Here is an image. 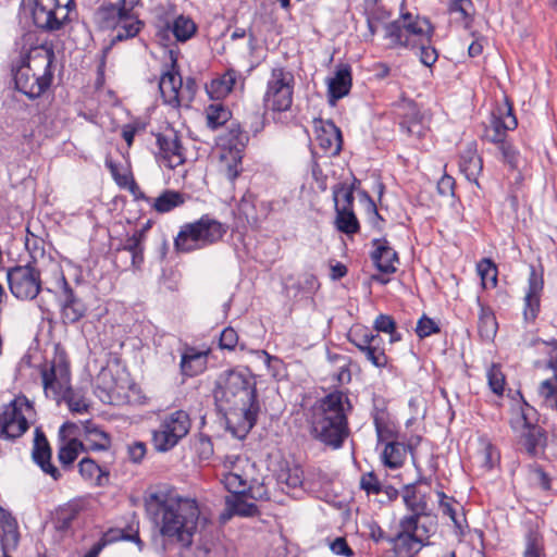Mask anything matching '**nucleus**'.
Here are the masks:
<instances>
[{
	"mask_svg": "<svg viewBox=\"0 0 557 557\" xmlns=\"http://www.w3.org/2000/svg\"><path fill=\"white\" fill-rule=\"evenodd\" d=\"M145 508L159 527L163 549L168 545L189 548L197 531L200 509L194 498L164 493H150L145 497Z\"/></svg>",
	"mask_w": 557,
	"mask_h": 557,
	"instance_id": "nucleus-2",
	"label": "nucleus"
},
{
	"mask_svg": "<svg viewBox=\"0 0 557 557\" xmlns=\"http://www.w3.org/2000/svg\"><path fill=\"white\" fill-rule=\"evenodd\" d=\"M351 409L348 395L342 391L322 397L312 411L311 436L332 449L341 448L349 436L347 412Z\"/></svg>",
	"mask_w": 557,
	"mask_h": 557,
	"instance_id": "nucleus-3",
	"label": "nucleus"
},
{
	"mask_svg": "<svg viewBox=\"0 0 557 557\" xmlns=\"http://www.w3.org/2000/svg\"><path fill=\"white\" fill-rule=\"evenodd\" d=\"M459 168L469 182H478V176L483 169V163L475 149L468 147L460 154Z\"/></svg>",
	"mask_w": 557,
	"mask_h": 557,
	"instance_id": "nucleus-36",
	"label": "nucleus"
},
{
	"mask_svg": "<svg viewBox=\"0 0 557 557\" xmlns=\"http://www.w3.org/2000/svg\"><path fill=\"white\" fill-rule=\"evenodd\" d=\"M511 417L509 419V424L516 437L518 440L522 438V403L513 399L510 408Z\"/></svg>",
	"mask_w": 557,
	"mask_h": 557,
	"instance_id": "nucleus-56",
	"label": "nucleus"
},
{
	"mask_svg": "<svg viewBox=\"0 0 557 557\" xmlns=\"http://www.w3.org/2000/svg\"><path fill=\"white\" fill-rule=\"evenodd\" d=\"M487 382L493 393L500 395L504 392L505 376L498 366L493 364L488 369Z\"/></svg>",
	"mask_w": 557,
	"mask_h": 557,
	"instance_id": "nucleus-57",
	"label": "nucleus"
},
{
	"mask_svg": "<svg viewBox=\"0 0 557 557\" xmlns=\"http://www.w3.org/2000/svg\"><path fill=\"white\" fill-rule=\"evenodd\" d=\"M183 78L178 71H165L162 73L159 89L165 103L172 107L181 106Z\"/></svg>",
	"mask_w": 557,
	"mask_h": 557,
	"instance_id": "nucleus-25",
	"label": "nucleus"
},
{
	"mask_svg": "<svg viewBox=\"0 0 557 557\" xmlns=\"http://www.w3.org/2000/svg\"><path fill=\"white\" fill-rule=\"evenodd\" d=\"M0 525L3 531L1 540H3L7 545H11L12 548H15L20 540L17 522L11 512L4 510L2 507H0Z\"/></svg>",
	"mask_w": 557,
	"mask_h": 557,
	"instance_id": "nucleus-41",
	"label": "nucleus"
},
{
	"mask_svg": "<svg viewBox=\"0 0 557 557\" xmlns=\"http://www.w3.org/2000/svg\"><path fill=\"white\" fill-rule=\"evenodd\" d=\"M126 529L111 528L107 532L103 533L102 537L98 541L99 543H104V547L111 543L117 541H128L134 542L139 550L144 548V542L139 537L138 530H134L132 525Z\"/></svg>",
	"mask_w": 557,
	"mask_h": 557,
	"instance_id": "nucleus-40",
	"label": "nucleus"
},
{
	"mask_svg": "<svg viewBox=\"0 0 557 557\" xmlns=\"http://www.w3.org/2000/svg\"><path fill=\"white\" fill-rule=\"evenodd\" d=\"M190 428V417L184 410H176L165 416L159 429L152 432L154 449L160 453L171 450L189 433Z\"/></svg>",
	"mask_w": 557,
	"mask_h": 557,
	"instance_id": "nucleus-10",
	"label": "nucleus"
},
{
	"mask_svg": "<svg viewBox=\"0 0 557 557\" xmlns=\"http://www.w3.org/2000/svg\"><path fill=\"white\" fill-rule=\"evenodd\" d=\"M416 333L420 338H424L440 333V327L433 319L423 314L417 323Z\"/></svg>",
	"mask_w": 557,
	"mask_h": 557,
	"instance_id": "nucleus-58",
	"label": "nucleus"
},
{
	"mask_svg": "<svg viewBox=\"0 0 557 557\" xmlns=\"http://www.w3.org/2000/svg\"><path fill=\"white\" fill-rule=\"evenodd\" d=\"M157 145L166 166L175 169L185 162L184 148L176 132L157 135Z\"/></svg>",
	"mask_w": 557,
	"mask_h": 557,
	"instance_id": "nucleus-21",
	"label": "nucleus"
},
{
	"mask_svg": "<svg viewBox=\"0 0 557 557\" xmlns=\"http://www.w3.org/2000/svg\"><path fill=\"white\" fill-rule=\"evenodd\" d=\"M384 30L385 38L391 41L392 48L408 49H414L416 45L431 42L434 34V27L428 18L410 12L401 13L397 20L385 24Z\"/></svg>",
	"mask_w": 557,
	"mask_h": 557,
	"instance_id": "nucleus-5",
	"label": "nucleus"
},
{
	"mask_svg": "<svg viewBox=\"0 0 557 557\" xmlns=\"http://www.w3.org/2000/svg\"><path fill=\"white\" fill-rule=\"evenodd\" d=\"M196 451L200 459L208 460L212 457L214 450H213V444L211 438L200 433L198 435L197 442H196Z\"/></svg>",
	"mask_w": 557,
	"mask_h": 557,
	"instance_id": "nucleus-60",
	"label": "nucleus"
},
{
	"mask_svg": "<svg viewBox=\"0 0 557 557\" xmlns=\"http://www.w3.org/2000/svg\"><path fill=\"white\" fill-rule=\"evenodd\" d=\"M230 506L236 516L250 518L260 513L256 504L247 502L248 497L245 492H236L235 495H228Z\"/></svg>",
	"mask_w": 557,
	"mask_h": 557,
	"instance_id": "nucleus-42",
	"label": "nucleus"
},
{
	"mask_svg": "<svg viewBox=\"0 0 557 557\" xmlns=\"http://www.w3.org/2000/svg\"><path fill=\"white\" fill-rule=\"evenodd\" d=\"M143 22L139 18L129 20L128 22H122L120 26H117L115 36L111 39V44L108 48L104 49L107 52L111 49L113 45L116 42L134 38L137 36L143 27Z\"/></svg>",
	"mask_w": 557,
	"mask_h": 557,
	"instance_id": "nucleus-47",
	"label": "nucleus"
},
{
	"mask_svg": "<svg viewBox=\"0 0 557 557\" xmlns=\"http://www.w3.org/2000/svg\"><path fill=\"white\" fill-rule=\"evenodd\" d=\"M207 125L211 129H216L222 125L226 124L232 113L231 111L222 103H212L207 107Z\"/></svg>",
	"mask_w": 557,
	"mask_h": 557,
	"instance_id": "nucleus-45",
	"label": "nucleus"
},
{
	"mask_svg": "<svg viewBox=\"0 0 557 557\" xmlns=\"http://www.w3.org/2000/svg\"><path fill=\"white\" fill-rule=\"evenodd\" d=\"M52 449L40 428L35 429L34 445L32 449V459L40 470L50 475L54 481L61 479L59 469L51 462Z\"/></svg>",
	"mask_w": 557,
	"mask_h": 557,
	"instance_id": "nucleus-17",
	"label": "nucleus"
},
{
	"mask_svg": "<svg viewBox=\"0 0 557 557\" xmlns=\"http://www.w3.org/2000/svg\"><path fill=\"white\" fill-rule=\"evenodd\" d=\"M207 356L205 351H198L194 347H186L181 358V373L184 376H196L207 368Z\"/></svg>",
	"mask_w": 557,
	"mask_h": 557,
	"instance_id": "nucleus-27",
	"label": "nucleus"
},
{
	"mask_svg": "<svg viewBox=\"0 0 557 557\" xmlns=\"http://www.w3.org/2000/svg\"><path fill=\"white\" fill-rule=\"evenodd\" d=\"M335 212V224L339 232L347 235L356 234L359 232L360 225L356 214L354 213V210H348L336 206Z\"/></svg>",
	"mask_w": 557,
	"mask_h": 557,
	"instance_id": "nucleus-43",
	"label": "nucleus"
},
{
	"mask_svg": "<svg viewBox=\"0 0 557 557\" xmlns=\"http://www.w3.org/2000/svg\"><path fill=\"white\" fill-rule=\"evenodd\" d=\"M528 482L530 486L537 487L543 491L550 490V476L540 466H529Z\"/></svg>",
	"mask_w": 557,
	"mask_h": 557,
	"instance_id": "nucleus-49",
	"label": "nucleus"
},
{
	"mask_svg": "<svg viewBox=\"0 0 557 557\" xmlns=\"http://www.w3.org/2000/svg\"><path fill=\"white\" fill-rule=\"evenodd\" d=\"M400 531L393 537L388 539V543L393 545L396 554L405 550L407 554L418 553L422 546L429 545V542H422L417 532H412L404 525V521L399 520Z\"/></svg>",
	"mask_w": 557,
	"mask_h": 557,
	"instance_id": "nucleus-26",
	"label": "nucleus"
},
{
	"mask_svg": "<svg viewBox=\"0 0 557 557\" xmlns=\"http://www.w3.org/2000/svg\"><path fill=\"white\" fill-rule=\"evenodd\" d=\"M317 143L319 147L331 156H337L343 146V137L341 129L332 120L319 119L315 122Z\"/></svg>",
	"mask_w": 557,
	"mask_h": 557,
	"instance_id": "nucleus-20",
	"label": "nucleus"
},
{
	"mask_svg": "<svg viewBox=\"0 0 557 557\" xmlns=\"http://www.w3.org/2000/svg\"><path fill=\"white\" fill-rule=\"evenodd\" d=\"M223 483L231 495H235L236 492H242L243 488H247L246 480L240 474L234 472L227 473L224 476Z\"/></svg>",
	"mask_w": 557,
	"mask_h": 557,
	"instance_id": "nucleus-61",
	"label": "nucleus"
},
{
	"mask_svg": "<svg viewBox=\"0 0 557 557\" xmlns=\"http://www.w3.org/2000/svg\"><path fill=\"white\" fill-rule=\"evenodd\" d=\"M349 342L363 352L372 344H381L382 338L379 334L364 331L362 333L354 332L349 336Z\"/></svg>",
	"mask_w": 557,
	"mask_h": 557,
	"instance_id": "nucleus-51",
	"label": "nucleus"
},
{
	"mask_svg": "<svg viewBox=\"0 0 557 557\" xmlns=\"http://www.w3.org/2000/svg\"><path fill=\"white\" fill-rule=\"evenodd\" d=\"M25 247L29 253L30 260L27 263L39 267V262L46 258L45 240L30 233L27 228Z\"/></svg>",
	"mask_w": 557,
	"mask_h": 557,
	"instance_id": "nucleus-46",
	"label": "nucleus"
},
{
	"mask_svg": "<svg viewBox=\"0 0 557 557\" xmlns=\"http://www.w3.org/2000/svg\"><path fill=\"white\" fill-rule=\"evenodd\" d=\"M540 395L548 403L549 407L557 411V386L552 380H545L539 388Z\"/></svg>",
	"mask_w": 557,
	"mask_h": 557,
	"instance_id": "nucleus-59",
	"label": "nucleus"
},
{
	"mask_svg": "<svg viewBox=\"0 0 557 557\" xmlns=\"http://www.w3.org/2000/svg\"><path fill=\"white\" fill-rule=\"evenodd\" d=\"M405 109L406 112L403 114V119L399 122L400 131L408 136L417 138L422 137L424 135V126L417 106L413 102H409Z\"/></svg>",
	"mask_w": 557,
	"mask_h": 557,
	"instance_id": "nucleus-34",
	"label": "nucleus"
},
{
	"mask_svg": "<svg viewBox=\"0 0 557 557\" xmlns=\"http://www.w3.org/2000/svg\"><path fill=\"white\" fill-rule=\"evenodd\" d=\"M360 487L368 495H379L383 492V485L381 484L377 475L373 472H367L360 478Z\"/></svg>",
	"mask_w": 557,
	"mask_h": 557,
	"instance_id": "nucleus-55",
	"label": "nucleus"
},
{
	"mask_svg": "<svg viewBox=\"0 0 557 557\" xmlns=\"http://www.w3.org/2000/svg\"><path fill=\"white\" fill-rule=\"evenodd\" d=\"M86 500L82 497L73 498L67 503L60 505L53 517V524L57 531L66 532L72 529L74 521L81 512L86 510Z\"/></svg>",
	"mask_w": 557,
	"mask_h": 557,
	"instance_id": "nucleus-23",
	"label": "nucleus"
},
{
	"mask_svg": "<svg viewBox=\"0 0 557 557\" xmlns=\"http://www.w3.org/2000/svg\"><path fill=\"white\" fill-rule=\"evenodd\" d=\"M517 126L518 121L511 113V107L507 104L505 109L492 112L490 124L485 126L483 134L484 139L498 145L505 163L512 171L518 170L520 152L506 137L507 132L513 131Z\"/></svg>",
	"mask_w": 557,
	"mask_h": 557,
	"instance_id": "nucleus-8",
	"label": "nucleus"
},
{
	"mask_svg": "<svg viewBox=\"0 0 557 557\" xmlns=\"http://www.w3.org/2000/svg\"><path fill=\"white\" fill-rule=\"evenodd\" d=\"M543 268L530 265L529 290L524 296V321H534L541 308V295L544 287Z\"/></svg>",
	"mask_w": 557,
	"mask_h": 557,
	"instance_id": "nucleus-18",
	"label": "nucleus"
},
{
	"mask_svg": "<svg viewBox=\"0 0 557 557\" xmlns=\"http://www.w3.org/2000/svg\"><path fill=\"white\" fill-rule=\"evenodd\" d=\"M351 86V66L348 63H338L335 66L334 76L327 79L329 104L335 106L339 99L346 97Z\"/></svg>",
	"mask_w": 557,
	"mask_h": 557,
	"instance_id": "nucleus-19",
	"label": "nucleus"
},
{
	"mask_svg": "<svg viewBox=\"0 0 557 557\" xmlns=\"http://www.w3.org/2000/svg\"><path fill=\"white\" fill-rule=\"evenodd\" d=\"M7 280L11 294L20 300H33L41 290L40 268L32 263L10 268Z\"/></svg>",
	"mask_w": 557,
	"mask_h": 557,
	"instance_id": "nucleus-12",
	"label": "nucleus"
},
{
	"mask_svg": "<svg viewBox=\"0 0 557 557\" xmlns=\"http://www.w3.org/2000/svg\"><path fill=\"white\" fill-rule=\"evenodd\" d=\"M78 472L85 481L91 482L96 486H104L109 482V469L100 466L90 457H84L78 462Z\"/></svg>",
	"mask_w": 557,
	"mask_h": 557,
	"instance_id": "nucleus-29",
	"label": "nucleus"
},
{
	"mask_svg": "<svg viewBox=\"0 0 557 557\" xmlns=\"http://www.w3.org/2000/svg\"><path fill=\"white\" fill-rule=\"evenodd\" d=\"M59 293L57 301L60 307V317L64 324H75L87 314L88 307L72 288L64 274L58 281Z\"/></svg>",
	"mask_w": 557,
	"mask_h": 557,
	"instance_id": "nucleus-16",
	"label": "nucleus"
},
{
	"mask_svg": "<svg viewBox=\"0 0 557 557\" xmlns=\"http://www.w3.org/2000/svg\"><path fill=\"white\" fill-rule=\"evenodd\" d=\"M45 393H52L54 398L62 397L69 409L75 413L87 411L88 405L71 386L70 364L65 354L55 355L49 367L41 370Z\"/></svg>",
	"mask_w": 557,
	"mask_h": 557,
	"instance_id": "nucleus-4",
	"label": "nucleus"
},
{
	"mask_svg": "<svg viewBox=\"0 0 557 557\" xmlns=\"http://www.w3.org/2000/svg\"><path fill=\"white\" fill-rule=\"evenodd\" d=\"M197 29V24L191 17L181 14L172 23L168 22L164 29L160 30L158 35L162 36L163 33L171 30L177 41L186 42L195 36Z\"/></svg>",
	"mask_w": 557,
	"mask_h": 557,
	"instance_id": "nucleus-32",
	"label": "nucleus"
},
{
	"mask_svg": "<svg viewBox=\"0 0 557 557\" xmlns=\"http://www.w3.org/2000/svg\"><path fill=\"white\" fill-rule=\"evenodd\" d=\"M23 406L30 407L26 397H17L0 407V440L14 441L29 429Z\"/></svg>",
	"mask_w": 557,
	"mask_h": 557,
	"instance_id": "nucleus-14",
	"label": "nucleus"
},
{
	"mask_svg": "<svg viewBox=\"0 0 557 557\" xmlns=\"http://www.w3.org/2000/svg\"><path fill=\"white\" fill-rule=\"evenodd\" d=\"M185 203V195L173 189H165L160 196L152 199L149 203L158 213H168Z\"/></svg>",
	"mask_w": 557,
	"mask_h": 557,
	"instance_id": "nucleus-37",
	"label": "nucleus"
},
{
	"mask_svg": "<svg viewBox=\"0 0 557 557\" xmlns=\"http://www.w3.org/2000/svg\"><path fill=\"white\" fill-rule=\"evenodd\" d=\"M426 517L430 518V515L426 513H410L408 516H404L401 520L404 521V525L412 532H417L418 537L422 542H429V539L436 530V521L435 518H431L429 521L421 522V518Z\"/></svg>",
	"mask_w": 557,
	"mask_h": 557,
	"instance_id": "nucleus-33",
	"label": "nucleus"
},
{
	"mask_svg": "<svg viewBox=\"0 0 557 557\" xmlns=\"http://www.w3.org/2000/svg\"><path fill=\"white\" fill-rule=\"evenodd\" d=\"M534 409L524 400V448L533 457L543 455L547 446V433L540 425L529 422V411Z\"/></svg>",
	"mask_w": 557,
	"mask_h": 557,
	"instance_id": "nucleus-22",
	"label": "nucleus"
},
{
	"mask_svg": "<svg viewBox=\"0 0 557 557\" xmlns=\"http://www.w3.org/2000/svg\"><path fill=\"white\" fill-rule=\"evenodd\" d=\"M76 459V450L67 442L60 446L58 450V460L64 469L70 468Z\"/></svg>",
	"mask_w": 557,
	"mask_h": 557,
	"instance_id": "nucleus-64",
	"label": "nucleus"
},
{
	"mask_svg": "<svg viewBox=\"0 0 557 557\" xmlns=\"http://www.w3.org/2000/svg\"><path fill=\"white\" fill-rule=\"evenodd\" d=\"M82 438L87 441V447L92 451H106L111 447V436L91 420L82 423Z\"/></svg>",
	"mask_w": 557,
	"mask_h": 557,
	"instance_id": "nucleus-28",
	"label": "nucleus"
},
{
	"mask_svg": "<svg viewBox=\"0 0 557 557\" xmlns=\"http://www.w3.org/2000/svg\"><path fill=\"white\" fill-rule=\"evenodd\" d=\"M406 456L407 446L403 443L391 441L386 443L381 459L385 467L398 469L404 465Z\"/></svg>",
	"mask_w": 557,
	"mask_h": 557,
	"instance_id": "nucleus-39",
	"label": "nucleus"
},
{
	"mask_svg": "<svg viewBox=\"0 0 557 557\" xmlns=\"http://www.w3.org/2000/svg\"><path fill=\"white\" fill-rule=\"evenodd\" d=\"M239 77V72L234 69H227L221 76L213 78L210 84L207 85L209 96L213 99L225 98L233 91Z\"/></svg>",
	"mask_w": 557,
	"mask_h": 557,
	"instance_id": "nucleus-31",
	"label": "nucleus"
},
{
	"mask_svg": "<svg viewBox=\"0 0 557 557\" xmlns=\"http://www.w3.org/2000/svg\"><path fill=\"white\" fill-rule=\"evenodd\" d=\"M294 75L283 66L273 67L263 97L264 106L275 112L290 109L294 92Z\"/></svg>",
	"mask_w": 557,
	"mask_h": 557,
	"instance_id": "nucleus-11",
	"label": "nucleus"
},
{
	"mask_svg": "<svg viewBox=\"0 0 557 557\" xmlns=\"http://www.w3.org/2000/svg\"><path fill=\"white\" fill-rule=\"evenodd\" d=\"M140 3V0H119L114 4L117 5V14L120 18L129 20L138 18L134 13V9Z\"/></svg>",
	"mask_w": 557,
	"mask_h": 557,
	"instance_id": "nucleus-63",
	"label": "nucleus"
},
{
	"mask_svg": "<svg viewBox=\"0 0 557 557\" xmlns=\"http://www.w3.org/2000/svg\"><path fill=\"white\" fill-rule=\"evenodd\" d=\"M380 345L381 344H372L362 354L374 367L385 368L388 363V357Z\"/></svg>",
	"mask_w": 557,
	"mask_h": 557,
	"instance_id": "nucleus-53",
	"label": "nucleus"
},
{
	"mask_svg": "<svg viewBox=\"0 0 557 557\" xmlns=\"http://www.w3.org/2000/svg\"><path fill=\"white\" fill-rule=\"evenodd\" d=\"M478 304L480 306V312L478 318V332L480 337L483 341H492L498 329V323L496 321L495 314L490 307L484 306L478 299Z\"/></svg>",
	"mask_w": 557,
	"mask_h": 557,
	"instance_id": "nucleus-38",
	"label": "nucleus"
},
{
	"mask_svg": "<svg viewBox=\"0 0 557 557\" xmlns=\"http://www.w3.org/2000/svg\"><path fill=\"white\" fill-rule=\"evenodd\" d=\"M223 140L228 145V150L222 154V159L230 160L226 165V177L234 181L242 171L243 152L249 141V136L238 122L232 121L226 127Z\"/></svg>",
	"mask_w": 557,
	"mask_h": 557,
	"instance_id": "nucleus-15",
	"label": "nucleus"
},
{
	"mask_svg": "<svg viewBox=\"0 0 557 557\" xmlns=\"http://www.w3.org/2000/svg\"><path fill=\"white\" fill-rule=\"evenodd\" d=\"M34 25L45 32L61 29L67 20L69 4L60 3V0H27Z\"/></svg>",
	"mask_w": 557,
	"mask_h": 557,
	"instance_id": "nucleus-13",
	"label": "nucleus"
},
{
	"mask_svg": "<svg viewBox=\"0 0 557 557\" xmlns=\"http://www.w3.org/2000/svg\"><path fill=\"white\" fill-rule=\"evenodd\" d=\"M213 397L218 409L224 412L226 430L237 440L246 438L260 413L255 377L240 371H225L215 382Z\"/></svg>",
	"mask_w": 557,
	"mask_h": 557,
	"instance_id": "nucleus-1",
	"label": "nucleus"
},
{
	"mask_svg": "<svg viewBox=\"0 0 557 557\" xmlns=\"http://www.w3.org/2000/svg\"><path fill=\"white\" fill-rule=\"evenodd\" d=\"M98 13L103 27L107 28H116L122 22H127L125 18H120L117 5L114 3L101 5Z\"/></svg>",
	"mask_w": 557,
	"mask_h": 557,
	"instance_id": "nucleus-50",
	"label": "nucleus"
},
{
	"mask_svg": "<svg viewBox=\"0 0 557 557\" xmlns=\"http://www.w3.org/2000/svg\"><path fill=\"white\" fill-rule=\"evenodd\" d=\"M478 273L481 276L483 285L488 283L495 286L497 283V269L496 265L490 259H483L478 263Z\"/></svg>",
	"mask_w": 557,
	"mask_h": 557,
	"instance_id": "nucleus-52",
	"label": "nucleus"
},
{
	"mask_svg": "<svg viewBox=\"0 0 557 557\" xmlns=\"http://www.w3.org/2000/svg\"><path fill=\"white\" fill-rule=\"evenodd\" d=\"M451 22L468 29L472 26L475 7L472 0H451L447 8Z\"/></svg>",
	"mask_w": 557,
	"mask_h": 557,
	"instance_id": "nucleus-30",
	"label": "nucleus"
},
{
	"mask_svg": "<svg viewBox=\"0 0 557 557\" xmlns=\"http://www.w3.org/2000/svg\"><path fill=\"white\" fill-rule=\"evenodd\" d=\"M522 180V174L518 171L517 175L515 177V183L510 188V191L508 194V197L506 199L507 209L510 210L515 218L518 220V210H519V200H520V182Z\"/></svg>",
	"mask_w": 557,
	"mask_h": 557,
	"instance_id": "nucleus-54",
	"label": "nucleus"
},
{
	"mask_svg": "<svg viewBox=\"0 0 557 557\" xmlns=\"http://www.w3.org/2000/svg\"><path fill=\"white\" fill-rule=\"evenodd\" d=\"M404 503L411 513H424L428 508L423 498L418 499L416 484H407L404 487Z\"/></svg>",
	"mask_w": 557,
	"mask_h": 557,
	"instance_id": "nucleus-48",
	"label": "nucleus"
},
{
	"mask_svg": "<svg viewBox=\"0 0 557 557\" xmlns=\"http://www.w3.org/2000/svg\"><path fill=\"white\" fill-rule=\"evenodd\" d=\"M225 233L226 227L221 222L205 214L199 220L181 226L174 247L178 252H191L215 244Z\"/></svg>",
	"mask_w": 557,
	"mask_h": 557,
	"instance_id": "nucleus-6",
	"label": "nucleus"
},
{
	"mask_svg": "<svg viewBox=\"0 0 557 557\" xmlns=\"http://www.w3.org/2000/svg\"><path fill=\"white\" fill-rule=\"evenodd\" d=\"M356 184H359V181L354 178V183L351 185H347L346 183H337L333 186L332 193L335 207L339 206V208L352 210L355 200L354 190Z\"/></svg>",
	"mask_w": 557,
	"mask_h": 557,
	"instance_id": "nucleus-44",
	"label": "nucleus"
},
{
	"mask_svg": "<svg viewBox=\"0 0 557 557\" xmlns=\"http://www.w3.org/2000/svg\"><path fill=\"white\" fill-rule=\"evenodd\" d=\"M372 245L375 249L371 253V259L377 270L383 274L395 273L397 268L395 263L399 262L397 252L389 246L386 238H374Z\"/></svg>",
	"mask_w": 557,
	"mask_h": 557,
	"instance_id": "nucleus-24",
	"label": "nucleus"
},
{
	"mask_svg": "<svg viewBox=\"0 0 557 557\" xmlns=\"http://www.w3.org/2000/svg\"><path fill=\"white\" fill-rule=\"evenodd\" d=\"M517 126L518 121L511 113V107L507 104L505 109L492 112L490 124L485 126L483 134L484 139L498 145L505 163L512 171L518 170L520 152L506 137L507 132L513 131Z\"/></svg>",
	"mask_w": 557,
	"mask_h": 557,
	"instance_id": "nucleus-7",
	"label": "nucleus"
},
{
	"mask_svg": "<svg viewBox=\"0 0 557 557\" xmlns=\"http://www.w3.org/2000/svg\"><path fill=\"white\" fill-rule=\"evenodd\" d=\"M371 416L379 442L389 441L396 436L395 425L389 420L386 408H380L375 405Z\"/></svg>",
	"mask_w": 557,
	"mask_h": 557,
	"instance_id": "nucleus-35",
	"label": "nucleus"
},
{
	"mask_svg": "<svg viewBox=\"0 0 557 557\" xmlns=\"http://www.w3.org/2000/svg\"><path fill=\"white\" fill-rule=\"evenodd\" d=\"M53 53L47 51L42 58L44 73L36 74L29 64V57H22L20 64L12 67L13 79L16 90L24 94L29 99H36L40 97L52 83V63Z\"/></svg>",
	"mask_w": 557,
	"mask_h": 557,
	"instance_id": "nucleus-9",
	"label": "nucleus"
},
{
	"mask_svg": "<svg viewBox=\"0 0 557 557\" xmlns=\"http://www.w3.org/2000/svg\"><path fill=\"white\" fill-rule=\"evenodd\" d=\"M237 344H238L237 332L231 326L225 327L220 334L219 347L221 349L234 350L235 347L237 346Z\"/></svg>",
	"mask_w": 557,
	"mask_h": 557,
	"instance_id": "nucleus-62",
	"label": "nucleus"
}]
</instances>
